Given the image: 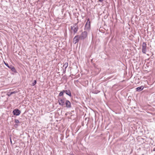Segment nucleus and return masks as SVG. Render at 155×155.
Wrapping results in <instances>:
<instances>
[{
    "mask_svg": "<svg viewBox=\"0 0 155 155\" xmlns=\"http://www.w3.org/2000/svg\"><path fill=\"white\" fill-rule=\"evenodd\" d=\"M87 31H84L82 32L80 36V39L81 40H84L86 38L87 36Z\"/></svg>",
    "mask_w": 155,
    "mask_h": 155,
    "instance_id": "obj_1",
    "label": "nucleus"
},
{
    "mask_svg": "<svg viewBox=\"0 0 155 155\" xmlns=\"http://www.w3.org/2000/svg\"><path fill=\"white\" fill-rule=\"evenodd\" d=\"M65 98L59 99L58 100L59 104L61 105L62 106H64V103L65 102Z\"/></svg>",
    "mask_w": 155,
    "mask_h": 155,
    "instance_id": "obj_2",
    "label": "nucleus"
},
{
    "mask_svg": "<svg viewBox=\"0 0 155 155\" xmlns=\"http://www.w3.org/2000/svg\"><path fill=\"white\" fill-rule=\"evenodd\" d=\"M71 28L74 31V33H76L78 30V25L76 23L73 26H71Z\"/></svg>",
    "mask_w": 155,
    "mask_h": 155,
    "instance_id": "obj_3",
    "label": "nucleus"
},
{
    "mask_svg": "<svg viewBox=\"0 0 155 155\" xmlns=\"http://www.w3.org/2000/svg\"><path fill=\"white\" fill-rule=\"evenodd\" d=\"M90 28V19L88 18L87 21L85 25V28L86 30H89Z\"/></svg>",
    "mask_w": 155,
    "mask_h": 155,
    "instance_id": "obj_4",
    "label": "nucleus"
},
{
    "mask_svg": "<svg viewBox=\"0 0 155 155\" xmlns=\"http://www.w3.org/2000/svg\"><path fill=\"white\" fill-rule=\"evenodd\" d=\"M146 51V44L145 43L143 42L142 45V52L143 53L145 54Z\"/></svg>",
    "mask_w": 155,
    "mask_h": 155,
    "instance_id": "obj_5",
    "label": "nucleus"
},
{
    "mask_svg": "<svg viewBox=\"0 0 155 155\" xmlns=\"http://www.w3.org/2000/svg\"><path fill=\"white\" fill-rule=\"evenodd\" d=\"M21 113V111L18 109H15L13 111V113L14 115L16 116L19 115Z\"/></svg>",
    "mask_w": 155,
    "mask_h": 155,
    "instance_id": "obj_6",
    "label": "nucleus"
},
{
    "mask_svg": "<svg viewBox=\"0 0 155 155\" xmlns=\"http://www.w3.org/2000/svg\"><path fill=\"white\" fill-rule=\"evenodd\" d=\"M80 36L79 35L76 36L73 39V42L74 44L79 41V39H80Z\"/></svg>",
    "mask_w": 155,
    "mask_h": 155,
    "instance_id": "obj_7",
    "label": "nucleus"
},
{
    "mask_svg": "<svg viewBox=\"0 0 155 155\" xmlns=\"http://www.w3.org/2000/svg\"><path fill=\"white\" fill-rule=\"evenodd\" d=\"M65 104L66 107L67 108H70L71 107V104L69 101L66 100Z\"/></svg>",
    "mask_w": 155,
    "mask_h": 155,
    "instance_id": "obj_8",
    "label": "nucleus"
},
{
    "mask_svg": "<svg viewBox=\"0 0 155 155\" xmlns=\"http://www.w3.org/2000/svg\"><path fill=\"white\" fill-rule=\"evenodd\" d=\"M143 88L144 87L143 86H141L140 87H138L136 88L137 91H140L143 90Z\"/></svg>",
    "mask_w": 155,
    "mask_h": 155,
    "instance_id": "obj_9",
    "label": "nucleus"
},
{
    "mask_svg": "<svg viewBox=\"0 0 155 155\" xmlns=\"http://www.w3.org/2000/svg\"><path fill=\"white\" fill-rule=\"evenodd\" d=\"M68 66V63L67 62H66L63 66V67L64 68L65 71L66 69Z\"/></svg>",
    "mask_w": 155,
    "mask_h": 155,
    "instance_id": "obj_10",
    "label": "nucleus"
},
{
    "mask_svg": "<svg viewBox=\"0 0 155 155\" xmlns=\"http://www.w3.org/2000/svg\"><path fill=\"white\" fill-rule=\"evenodd\" d=\"M65 92L66 94L67 95L69 96H71V92L69 91L66 90L65 91Z\"/></svg>",
    "mask_w": 155,
    "mask_h": 155,
    "instance_id": "obj_11",
    "label": "nucleus"
},
{
    "mask_svg": "<svg viewBox=\"0 0 155 155\" xmlns=\"http://www.w3.org/2000/svg\"><path fill=\"white\" fill-rule=\"evenodd\" d=\"M8 68L10 69L13 71H15V69L13 66L11 65L9 66Z\"/></svg>",
    "mask_w": 155,
    "mask_h": 155,
    "instance_id": "obj_12",
    "label": "nucleus"
},
{
    "mask_svg": "<svg viewBox=\"0 0 155 155\" xmlns=\"http://www.w3.org/2000/svg\"><path fill=\"white\" fill-rule=\"evenodd\" d=\"M65 92V91L63 90V91H62L60 92L59 94V96H63V93Z\"/></svg>",
    "mask_w": 155,
    "mask_h": 155,
    "instance_id": "obj_13",
    "label": "nucleus"
},
{
    "mask_svg": "<svg viewBox=\"0 0 155 155\" xmlns=\"http://www.w3.org/2000/svg\"><path fill=\"white\" fill-rule=\"evenodd\" d=\"M36 83V80H35L34 82L32 83V86H34L35 85V84Z\"/></svg>",
    "mask_w": 155,
    "mask_h": 155,
    "instance_id": "obj_14",
    "label": "nucleus"
},
{
    "mask_svg": "<svg viewBox=\"0 0 155 155\" xmlns=\"http://www.w3.org/2000/svg\"><path fill=\"white\" fill-rule=\"evenodd\" d=\"M15 122L16 123H18L19 122V120H18L16 119L15 120Z\"/></svg>",
    "mask_w": 155,
    "mask_h": 155,
    "instance_id": "obj_15",
    "label": "nucleus"
},
{
    "mask_svg": "<svg viewBox=\"0 0 155 155\" xmlns=\"http://www.w3.org/2000/svg\"><path fill=\"white\" fill-rule=\"evenodd\" d=\"M12 94H11V93L10 92H8L7 94V95L8 96H10Z\"/></svg>",
    "mask_w": 155,
    "mask_h": 155,
    "instance_id": "obj_16",
    "label": "nucleus"
},
{
    "mask_svg": "<svg viewBox=\"0 0 155 155\" xmlns=\"http://www.w3.org/2000/svg\"><path fill=\"white\" fill-rule=\"evenodd\" d=\"M4 63H5V64L8 67V68L9 67V66L8 65V64L7 63H6L5 62H4Z\"/></svg>",
    "mask_w": 155,
    "mask_h": 155,
    "instance_id": "obj_17",
    "label": "nucleus"
},
{
    "mask_svg": "<svg viewBox=\"0 0 155 155\" xmlns=\"http://www.w3.org/2000/svg\"><path fill=\"white\" fill-rule=\"evenodd\" d=\"M16 92H15V91H13V92H10V93H11V94H15Z\"/></svg>",
    "mask_w": 155,
    "mask_h": 155,
    "instance_id": "obj_18",
    "label": "nucleus"
},
{
    "mask_svg": "<svg viewBox=\"0 0 155 155\" xmlns=\"http://www.w3.org/2000/svg\"><path fill=\"white\" fill-rule=\"evenodd\" d=\"M14 126H15V127H16V126H18V125L17 124H15Z\"/></svg>",
    "mask_w": 155,
    "mask_h": 155,
    "instance_id": "obj_19",
    "label": "nucleus"
},
{
    "mask_svg": "<svg viewBox=\"0 0 155 155\" xmlns=\"http://www.w3.org/2000/svg\"><path fill=\"white\" fill-rule=\"evenodd\" d=\"M100 2H102L103 1V0H98Z\"/></svg>",
    "mask_w": 155,
    "mask_h": 155,
    "instance_id": "obj_20",
    "label": "nucleus"
},
{
    "mask_svg": "<svg viewBox=\"0 0 155 155\" xmlns=\"http://www.w3.org/2000/svg\"><path fill=\"white\" fill-rule=\"evenodd\" d=\"M70 155H74L73 154H71Z\"/></svg>",
    "mask_w": 155,
    "mask_h": 155,
    "instance_id": "obj_21",
    "label": "nucleus"
}]
</instances>
